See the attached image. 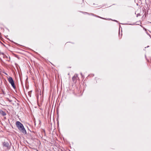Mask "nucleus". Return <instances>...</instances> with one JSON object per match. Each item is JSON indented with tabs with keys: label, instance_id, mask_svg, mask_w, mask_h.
<instances>
[{
	"label": "nucleus",
	"instance_id": "obj_3",
	"mask_svg": "<svg viewBox=\"0 0 151 151\" xmlns=\"http://www.w3.org/2000/svg\"><path fill=\"white\" fill-rule=\"evenodd\" d=\"M4 147H6L7 149H9L10 146L9 143L7 142H4L2 144Z\"/></svg>",
	"mask_w": 151,
	"mask_h": 151
},
{
	"label": "nucleus",
	"instance_id": "obj_9",
	"mask_svg": "<svg viewBox=\"0 0 151 151\" xmlns=\"http://www.w3.org/2000/svg\"><path fill=\"white\" fill-rule=\"evenodd\" d=\"M99 17L100 18H102L101 17Z\"/></svg>",
	"mask_w": 151,
	"mask_h": 151
},
{
	"label": "nucleus",
	"instance_id": "obj_6",
	"mask_svg": "<svg viewBox=\"0 0 151 151\" xmlns=\"http://www.w3.org/2000/svg\"><path fill=\"white\" fill-rule=\"evenodd\" d=\"M141 16V14L140 13H138L137 14V17H138L139 16Z\"/></svg>",
	"mask_w": 151,
	"mask_h": 151
},
{
	"label": "nucleus",
	"instance_id": "obj_4",
	"mask_svg": "<svg viewBox=\"0 0 151 151\" xmlns=\"http://www.w3.org/2000/svg\"><path fill=\"white\" fill-rule=\"evenodd\" d=\"M0 114L3 116H4L6 115V113L4 111L2 110L0 111Z\"/></svg>",
	"mask_w": 151,
	"mask_h": 151
},
{
	"label": "nucleus",
	"instance_id": "obj_7",
	"mask_svg": "<svg viewBox=\"0 0 151 151\" xmlns=\"http://www.w3.org/2000/svg\"><path fill=\"white\" fill-rule=\"evenodd\" d=\"M1 54H2V55H4V53H1Z\"/></svg>",
	"mask_w": 151,
	"mask_h": 151
},
{
	"label": "nucleus",
	"instance_id": "obj_1",
	"mask_svg": "<svg viewBox=\"0 0 151 151\" xmlns=\"http://www.w3.org/2000/svg\"><path fill=\"white\" fill-rule=\"evenodd\" d=\"M16 126L19 130L23 134H26V130L23 125L19 121H17L16 122Z\"/></svg>",
	"mask_w": 151,
	"mask_h": 151
},
{
	"label": "nucleus",
	"instance_id": "obj_5",
	"mask_svg": "<svg viewBox=\"0 0 151 151\" xmlns=\"http://www.w3.org/2000/svg\"><path fill=\"white\" fill-rule=\"evenodd\" d=\"M78 77L77 75L74 76L72 78V80L73 81H74Z\"/></svg>",
	"mask_w": 151,
	"mask_h": 151
},
{
	"label": "nucleus",
	"instance_id": "obj_8",
	"mask_svg": "<svg viewBox=\"0 0 151 151\" xmlns=\"http://www.w3.org/2000/svg\"><path fill=\"white\" fill-rule=\"evenodd\" d=\"M4 57H7L6 55H5L4 56Z\"/></svg>",
	"mask_w": 151,
	"mask_h": 151
},
{
	"label": "nucleus",
	"instance_id": "obj_2",
	"mask_svg": "<svg viewBox=\"0 0 151 151\" xmlns=\"http://www.w3.org/2000/svg\"><path fill=\"white\" fill-rule=\"evenodd\" d=\"M8 81L9 83L11 84L13 87L15 88L16 87L14 85V80L11 77H9L8 78Z\"/></svg>",
	"mask_w": 151,
	"mask_h": 151
},
{
	"label": "nucleus",
	"instance_id": "obj_10",
	"mask_svg": "<svg viewBox=\"0 0 151 151\" xmlns=\"http://www.w3.org/2000/svg\"><path fill=\"white\" fill-rule=\"evenodd\" d=\"M144 16V15H143V16H142V17H143Z\"/></svg>",
	"mask_w": 151,
	"mask_h": 151
}]
</instances>
